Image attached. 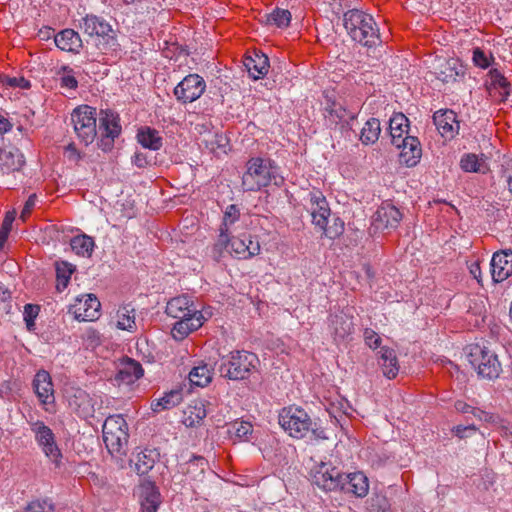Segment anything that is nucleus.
Here are the masks:
<instances>
[{"instance_id":"f257e3e1","label":"nucleus","mask_w":512,"mask_h":512,"mask_svg":"<svg viewBox=\"0 0 512 512\" xmlns=\"http://www.w3.org/2000/svg\"><path fill=\"white\" fill-rule=\"evenodd\" d=\"M166 313L178 320L172 329L173 336L178 339H184L203 325V315L188 295L172 298L167 303Z\"/></svg>"},{"instance_id":"f03ea898","label":"nucleus","mask_w":512,"mask_h":512,"mask_svg":"<svg viewBox=\"0 0 512 512\" xmlns=\"http://www.w3.org/2000/svg\"><path fill=\"white\" fill-rule=\"evenodd\" d=\"M260 360L257 354L247 350H234L221 357L220 376L231 381H243L258 371Z\"/></svg>"},{"instance_id":"7ed1b4c3","label":"nucleus","mask_w":512,"mask_h":512,"mask_svg":"<svg viewBox=\"0 0 512 512\" xmlns=\"http://www.w3.org/2000/svg\"><path fill=\"white\" fill-rule=\"evenodd\" d=\"M82 32L95 40L101 54H109L120 50L117 31L103 17L87 14L80 20Z\"/></svg>"},{"instance_id":"20e7f679","label":"nucleus","mask_w":512,"mask_h":512,"mask_svg":"<svg viewBox=\"0 0 512 512\" xmlns=\"http://www.w3.org/2000/svg\"><path fill=\"white\" fill-rule=\"evenodd\" d=\"M246 166L247 170L242 177L244 191H259L271 184L280 186L283 183V177L278 174L277 167L269 159L254 157Z\"/></svg>"},{"instance_id":"39448f33","label":"nucleus","mask_w":512,"mask_h":512,"mask_svg":"<svg viewBox=\"0 0 512 512\" xmlns=\"http://www.w3.org/2000/svg\"><path fill=\"white\" fill-rule=\"evenodd\" d=\"M343 25L352 40L363 46L371 47L379 41V30L370 14L358 9L349 10L344 14Z\"/></svg>"},{"instance_id":"423d86ee","label":"nucleus","mask_w":512,"mask_h":512,"mask_svg":"<svg viewBox=\"0 0 512 512\" xmlns=\"http://www.w3.org/2000/svg\"><path fill=\"white\" fill-rule=\"evenodd\" d=\"M103 441L109 453L121 458L126 455L128 446V425L121 415H111L103 424Z\"/></svg>"},{"instance_id":"0eeeda50","label":"nucleus","mask_w":512,"mask_h":512,"mask_svg":"<svg viewBox=\"0 0 512 512\" xmlns=\"http://www.w3.org/2000/svg\"><path fill=\"white\" fill-rule=\"evenodd\" d=\"M279 424L291 437L297 439L304 438L309 433L315 435L311 418L299 407H284L279 413Z\"/></svg>"},{"instance_id":"6e6552de","label":"nucleus","mask_w":512,"mask_h":512,"mask_svg":"<svg viewBox=\"0 0 512 512\" xmlns=\"http://www.w3.org/2000/svg\"><path fill=\"white\" fill-rule=\"evenodd\" d=\"M96 109L88 105H80L71 114L74 131L84 145L91 144L97 136Z\"/></svg>"},{"instance_id":"1a4fd4ad","label":"nucleus","mask_w":512,"mask_h":512,"mask_svg":"<svg viewBox=\"0 0 512 512\" xmlns=\"http://www.w3.org/2000/svg\"><path fill=\"white\" fill-rule=\"evenodd\" d=\"M467 358L471 366L482 378L495 379L502 370L497 355L479 345L470 347Z\"/></svg>"},{"instance_id":"9d476101","label":"nucleus","mask_w":512,"mask_h":512,"mask_svg":"<svg viewBox=\"0 0 512 512\" xmlns=\"http://www.w3.org/2000/svg\"><path fill=\"white\" fill-rule=\"evenodd\" d=\"M31 431L44 454L56 467L61 465L62 453L56 443L53 431L43 421L30 422Z\"/></svg>"},{"instance_id":"9b49d317","label":"nucleus","mask_w":512,"mask_h":512,"mask_svg":"<svg viewBox=\"0 0 512 512\" xmlns=\"http://www.w3.org/2000/svg\"><path fill=\"white\" fill-rule=\"evenodd\" d=\"M98 133L100 135L98 146L105 152L110 151L114 146V139L121 133L118 115L111 110H101Z\"/></svg>"},{"instance_id":"f8f14e48","label":"nucleus","mask_w":512,"mask_h":512,"mask_svg":"<svg viewBox=\"0 0 512 512\" xmlns=\"http://www.w3.org/2000/svg\"><path fill=\"white\" fill-rule=\"evenodd\" d=\"M206 90V82L198 74L185 76L174 88V96L182 104L192 103L199 99Z\"/></svg>"},{"instance_id":"ddd939ff","label":"nucleus","mask_w":512,"mask_h":512,"mask_svg":"<svg viewBox=\"0 0 512 512\" xmlns=\"http://www.w3.org/2000/svg\"><path fill=\"white\" fill-rule=\"evenodd\" d=\"M100 307L101 304L95 295L86 294L76 298L69 312L79 321H94L100 316Z\"/></svg>"},{"instance_id":"4468645a","label":"nucleus","mask_w":512,"mask_h":512,"mask_svg":"<svg viewBox=\"0 0 512 512\" xmlns=\"http://www.w3.org/2000/svg\"><path fill=\"white\" fill-rule=\"evenodd\" d=\"M401 220L402 213L396 206L383 203L372 217V228L375 231L396 229Z\"/></svg>"},{"instance_id":"2eb2a0df","label":"nucleus","mask_w":512,"mask_h":512,"mask_svg":"<svg viewBox=\"0 0 512 512\" xmlns=\"http://www.w3.org/2000/svg\"><path fill=\"white\" fill-rule=\"evenodd\" d=\"M230 248L229 253L239 259V260H247L256 255H258L261 251L260 243L250 234H242L237 237H232L230 240Z\"/></svg>"},{"instance_id":"dca6fc26","label":"nucleus","mask_w":512,"mask_h":512,"mask_svg":"<svg viewBox=\"0 0 512 512\" xmlns=\"http://www.w3.org/2000/svg\"><path fill=\"white\" fill-rule=\"evenodd\" d=\"M491 276L494 282L499 283L512 276V250L495 252L491 262Z\"/></svg>"},{"instance_id":"f3484780","label":"nucleus","mask_w":512,"mask_h":512,"mask_svg":"<svg viewBox=\"0 0 512 512\" xmlns=\"http://www.w3.org/2000/svg\"><path fill=\"white\" fill-rule=\"evenodd\" d=\"M33 390L41 405H48L55 402L54 385L52 378L46 370H39L32 382Z\"/></svg>"},{"instance_id":"a211bd4d","label":"nucleus","mask_w":512,"mask_h":512,"mask_svg":"<svg viewBox=\"0 0 512 512\" xmlns=\"http://www.w3.org/2000/svg\"><path fill=\"white\" fill-rule=\"evenodd\" d=\"M434 124L445 139H453L459 132V121L452 110H439L433 115Z\"/></svg>"},{"instance_id":"6ab92c4d","label":"nucleus","mask_w":512,"mask_h":512,"mask_svg":"<svg viewBox=\"0 0 512 512\" xmlns=\"http://www.w3.org/2000/svg\"><path fill=\"white\" fill-rule=\"evenodd\" d=\"M400 149L399 162L407 167H414L420 161L422 149L417 137L406 136L403 143L396 146Z\"/></svg>"},{"instance_id":"aec40b11","label":"nucleus","mask_w":512,"mask_h":512,"mask_svg":"<svg viewBox=\"0 0 512 512\" xmlns=\"http://www.w3.org/2000/svg\"><path fill=\"white\" fill-rule=\"evenodd\" d=\"M143 374L144 369L140 362L132 358L125 357L118 365V371L115 379L119 383L129 385L140 379Z\"/></svg>"},{"instance_id":"412c9836","label":"nucleus","mask_w":512,"mask_h":512,"mask_svg":"<svg viewBox=\"0 0 512 512\" xmlns=\"http://www.w3.org/2000/svg\"><path fill=\"white\" fill-rule=\"evenodd\" d=\"M69 407L82 419H88L94 416V404L89 394L82 389H76L68 397Z\"/></svg>"},{"instance_id":"4be33fe9","label":"nucleus","mask_w":512,"mask_h":512,"mask_svg":"<svg viewBox=\"0 0 512 512\" xmlns=\"http://www.w3.org/2000/svg\"><path fill=\"white\" fill-rule=\"evenodd\" d=\"M462 73V66L457 59H438L434 64V74L443 83L456 81Z\"/></svg>"},{"instance_id":"5701e85b","label":"nucleus","mask_w":512,"mask_h":512,"mask_svg":"<svg viewBox=\"0 0 512 512\" xmlns=\"http://www.w3.org/2000/svg\"><path fill=\"white\" fill-rule=\"evenodd\" d=\"M55 45L62 51L79 54L83 48V41L78 32L73 29H64L54 36Z\"/></svg>"},{"instance_id":"b1692460","label":"nucleus","mask_w":512,"mask_h":512,"mask_svg":"<svg viewBox=\"0 0 512 512\" xmlns=\"http://www.w3.org/2000/svg\"><path fill=\"white\" fill-rule=\"evenodd\" d=\"M244 66L249 75L254 80H258L268 73L269 59L264 53L254 51L251 55L245 57Z\"/></svg>"},{"instance_id":"393cba45","label":"nucleus","mask_w":512,"mask_h":512,"mask_svg":"<svg viewBox=\"0 0 512 512\" xmlns=\"http://www.w3.org/2000/svg\"><path fill=\"white\" fill-rule=\"evenodd\" d=\"M140 502L142 512H157L161 495L152 482H145L140 486Z\"/></svg>"},{"instance_id":"a878e982","label":"nucleus","mask_w":512,"mask_h":512,"mask_svg":"<svg viewBox=\"0 0 512 512\" xmlns=\"http://www.w3.org/2000/svg\"><path fill=\"white\" fill-rule=\"evenodd\" d=\"M378 364L383 375L388 379H394L399 372V362L394 349L383 346L379 351Z\"/></svg>"},{"instance_id":"bb28decb","label":"nucleus","mask_w":512,"mask_h":512,"mask_svg":"<svg viewBox=\"0 0 512 512\" xmlns=\"http://www.w3.org/2000/svg\"><path fill=\"white\" fill-rule=\"evenodd\" d=\"M409 120L403 113H395L389 120V132L394 146L403 143L408 135Z\"/></svg>"},{"instance_id":"cd10ccee","label":"nucleus","mask_w":512,"mask_h":512,"mask_svg":"<svg viewBox=\"0 0 512 512\" xmlns=\"http://www.w3.org/2000/svg\"><path fill=\"white\" fill-rule=\"evenodd\" d=\"M460 167L465 172L485 174L489 171L488 157L484 154L466 153L460 159Z\"/></svg>"},{"instance_id":"c85d7f7f","label":"nucleus","mask_w":512,"mask_h":512,"mask_svg":"<svg viewBox=\"0 0 512 512\" xmlns=\"http://www.w3.org/2000/svg\"><path fill=\"white\" fill-rule=\"evenodd\" d=\"M206 416V402L201 399H195L191 401L184 411L183 423L187 427H196L202 423Z\"/></svg>"},{"instance_id":"c756f323","label":"nucleus","mask_w":512,"mask_h":512,"mask_svg":"<svg viewBox=\"0 0 512 512\" xmlns=\"http://www.w3.org/2000/svg\"><path fill=\"white\" fill-rule=\"evenodd\" d=\"M346 492L352 493L357 497H364L369 491V481L362 472H354L346 475L345 489Z\"/></svg>"},{"instance_id":"7c9ffc66","label":"nucleus","mask_w":512,"mask_h":512,"mask_svg":"<svg viewBox=\"0 0 512 512\" xmlns=\"http://www.w3.org/2000/svg\"><path fill=\"white\" fill-rule=\"evenodd\" d=\"M182 401V389H172L171 391L166 392L161 398L153 400L151 403V409L154 412L169 410L179 405Z\"/></svg>"},{"instance_id":"2f4dec72","label":"nucleus","mask_w":512,"mask_h":512,"mask_svg":"<svg viewBox=\"0 0 512 512\" xmlns=\"http://www.w3.org/2000/svg\"><path fill=\"white\" fill-rule=\"evenodd\" d=\"M345 480L346 475L342 474L337 468L326 469L322 471V490H343L345 489Z\"/></svg>"},{"instance_id":"473e14b6","label":"nucleus","mask_w":512,"mask_h":512,"mask_svg":"<svg viewBox=\"0 0 512 512\" xmlns=\"http://www.w3.org/2000/svg\"><path fill=\"white\" fill-rule=\"evenodd\" d=\"M325 198L322 197V203L324 202ZM322 231L324 232L325 236L334 239L340 236L344 231V222L335 215L331 216L330 214L326 217L325 216V209L322 206Z\"/></svg>"},{"instance_id":"72a5a7b5","label":"nucleus","mask_w":512,"mask_h":512,"mask_svg":"<svg viewBox=\"0 0 512 512\" xmlns=\"http://www.w3.org/2000/svg\"><path fill=\"white\" fill-rule=\"evenodd\" d=\"M330 322L334 333L340 338L350 335L354 328L353 317L343 311L332 316Z\"/></svg>"},{"instance_id":"f704fd0d","label":"nucleus","mask_w":512,"mask_h":512,"mask_svg":"<svg viewBox=\"0 0 512 512\" xmlns=\"http://www.w3.org/2000/svg\"><path fill=\"white\" fill-rule=\"evenodd\" d=\"M138 142L144 147L151 150H159L163 145V139L156 129L143 127L137 133Z\"/></svg>"},{"instance_id":"c9c22d12","label":"nucleus","mask_w":512,"mask_h":512,"mask_svg":"<svg viewBox=\"0 0 512 512\" xmlns=\"http://www.w3.org/2000/svg\"><path fill=\"white\" fill-rule=\"evenodd\" d=\"M213 378V369L207 364L195 366L189 373V381L191 385L198 387H206Z\"/></svg>"},{"instance_id":"e433bc0d","label":"nucleus","mask_w":512,"mask_h":512,"mask_svg":"<svg viewBox=\"0 0 512 512\" xmlns=\"http://www.w3.org/2000/svg\"><path fill=\"white\" fill-rule=\"evenodd\" d=\"M381 126L377 118L368 119L360 133V141L364 145L374 144L380 136Z\"/></svg>"},{"instance_id":"4c0bfd02","label":"nucleus","mask_w":512,"mask_h":512,"mask_svg":"<svg viewBox=\"0 0 512 512\" xmlns=\"http://www.w3.org/2000/svg\"><path fill=\"white\" fill-rule=\"evenodd\" d=\"M70 245L77 255L90 257L93 253L95 242L91 236L81 234L74 236L70 241Z\"/></svg>"},{"instance_id":"58836bf2","label":"nucleus","mask_w":512,"mask_h":512,"mask_svg":"<svg viewBox=\"0 0 512 512\" xmlns=\"http://www.w3.org/2000/svg\"><path fill=\"white\" fill-rule=\"evenodd\" d=\"M207 461L202 456H194L186 463L185 474L190 480H198L203 477Z\"/></svg>"},{"instance_id":"ea45409f","label":"nucleus","mask_w":512,"mask_h":512,"mask_svg":"<svg viewBox=\"0 0 512 512\" xmlns=\"http://www.w3.org/2000/svg\"><path fill=\"white\" fill-rule=\"evenodd\" d=\"M490 87L494 89H500V95L505 100L510 95V83L497 69H491L489 71Z\"/></svg>"},{"instance_id":"a19ab883","label":"nucleus","mask_w":512,"mask_h":512,"mask_svg":"<svg viewBox=\"0 0 512 512\" xmlns=\"http://www.w3.org/2000/svg\"><path fill=\"white\" fill-rule=\"evenodd\" d=\"M74 271L75 267L68 262H61L56 264V289L59 292H62L68 286L71 275L73 274Z\"/></svg>"},{"instance_id":"79ce46f5","label":"nucleus","mask_w":512,"mask_h":512,"mask_svg":"<svg viewBox=\"0 0 512 512\" xmlns=\"http://www.w3.org/2000/svg\"><path fill=\"white\" fill-rule=\"evenodd\" d=\"M346 111L341 104L332 102V104L325 108V124L329 127L338 125L345 118Z\"/></svg>"},{"instance_id":"37998d69","label":"nucleus","mask_w":512,"mask_h":512,"mask_svg":"<svg viewBox=\"0 0 512 512\" xmlns=\"http://www.w3.org/2000/svg\"><path fill=\"white\" fill-rule=\"evenodd\" d=\"M266 21L270 25H275L279 28L288 27L291 21V13L289 10L276 8L266 16Z\"/></svg>"},{"instance_id":"c03bdc74","label":"nucleus","mask_w":512,"mask_h":512,"mask_svg":"<svg viewBox=\"0 0 512 512\" xmlns=\"http://www.w3.org/2000/svg\"><path fill=\"white\" fill-rule=\"evenodd\" d=\"M219 231H220V233H219L218 239L214 243L212 250H211L212 258L216 262H219L224 257V254L227 251L228 246H230V240H231V238L229 237V232H225L222 230H219Z\"/></svg>"},{"instance_id":"a18cd8bd","label":"nucleus","mask_w":512,"mask_h":512,"mask_svg":"<svg viewBox=\"0 0 512 512\" xmlns=\"http://www.w3.org/2000/svg\"><path fill=\"white\" fill-rule=\"evenodd\" d=\"M23 512H56V508L51 499L38 498L28 502Z\"/></svg>"},{"instance_id":"49530a36","label":"nucleus","mask_w":512,"mask_h":512,"mask_svg":"<svg viewBox=\"0 0 512 512\" xmlns=\"http://www.w3.org/2000/svg\"><path fill=\"white\" fill-rule=\"evenodd\" d=\"M494 61V57L491 52L484 51L483 49L476 47L472 51V62L473 64L481 69H487L491 66Z\"/></svg>"},{"instance_id":"de8ad7c7","label":"nucleus","mask_w":512,"mask_h":512,"mask_svg":"<svg viewBox=\"0 0 512 512\" xmlns=\"http://www.w3.org/2000/svg\"><path fill=\"white\" fill-rule=\"evenodd\" d=\"M134 309H129L126 305L118 310V328L122 330H131L135 326Z\"/></svg>"},{"instance_id":"09e8293b","label":"nucleus","mask_w":512,"mask_h":512,"mask_svg":"<svg viewBox=\"0 0 512 512\" xmlns=\"http://www.w3.org/2000/svg\"><path fill=\"white\" fill-rule=\"evenodd\" d=\"M155 461L150 454L140 452L137 454L135 470L138 475H146L153 467Z\"/></svg>"},{"instance_id":"8fccbe9b","label":"nucleus","mask_w":512,"mask_h":512,"mask_svg":"<svg viewBox=\"0 0 512 512\" xmlns=\"http://www.w3.org/2000/svg\"><path fill=\"white\" fill-rule=\"evenodd\" d=\"M60 76V85L62 88L76 89L78 81L74 76V71L69 66H62L58 72Z\"/></svg>"},{"instance_id":"3c124183","label":"nucleus","mask_w":512,"mask_h":512,"mask_svg":"<svg viewBox=\"0 0 512 512\" xmlns=\"http://www.w3.org/2000/svg\"><path fill=\"white\" fill-rule=\"evenodd\" d=\"M240 216L238 207L234 204L229 205L224 212L223 221L219 230L229 232V227L234 224Z\"/></svg>"},{"instance_id":"603ef678","label":"nucleus","mask_w":512,"mask_h":512,"mask_svg":"<svg viewBox=\"0 0 512 512\" xmlns=\"http://www.w3.org/2000/svg\"><path fill=\"white\" fill-rule=\"evenodd\" d=\"M40 307L34 304H26L24 306V320L29 331L34 330L35 319L38 316Z\"/></svg>"},{"instance_id":"864d4df0","label":"nucleus","mask_w":512,"mask_h":512,"mask_svg":"<svg viewBox=\"0 0 512 512\" xmlns=\"http://www.w3.org/2000/svg\"><path fill=\"white\" fill-rule=\"evenodd\" d=\"M234 434L239 439H245L253 431V426L249 422L241 421L232 424Z\"/></svg>"},{"instance_id":"5fc2aeb1","label":"nucleus","mask_w":512,"mask_h":512,"mask_svg":"<svg viewBox=\"0 0 512 512\" xmlns=\"http://www.w3.org/2000/svg\"><path fill=\"white\" fill-rule=\"evenodd\" d=\"M363 337L365 344L371 349H377L381 346L382 339L373 329L366 328Z\"/></svg>"},{"instance_id":"6e6d98bb","label":"nucleus","mask_w":512,"mask_h":512,"mask_svg":"<svg viewBox=\"0 0 512 512\" xmlns=\"http://www.w3.org/2000/svg\"><path fill=\"white\" fill-rule=\"evenodd\" d=\"M4 83L12 88L29 89L31 87L30 81L23 76L7 77Z\"/></svg>"},{"instance_id":"4d7b16f0","label":"nucleus","mask_w":512,"mask_h":512,"mask_svg":"<svg viewBox=\"0 0 512 512\" xmlns=\"http://www.w3.org/2000/svg\"><path fill=\"white\" fill-rule=\"evenodd\" d=\"M36 199H37L36 194H32L26 200L23 210L21 211V214H20V218L23 221H25L27 219V217H29V215L31 214L33 208L35 207Z\"/></svg>"},{"instance_id":"13d9d810","label":"nucleus","mask_w":512,"mask_h":512,"mask_svg":"<svg viewBox=\"0 0 512 512\" xmlns=\"http://www.w3.org/2000/svg\"><path fill=\"white\" fill-rule=\"evenodd\" d=\"M453 432L459 438L468 437L476 432V427L473 424L470 425H458L453 428Z\"/></svg>"},{"instance_id":"bf43d9fd","label":"nucleus","mask_w":512,"mask_h":512,"mask_svg":"<svg viewBox=\"0 0 512 512\" xmlns=\"http://www.w3.org/2000/svg\"><path fill=\"white\" fill-rule=\"evenodd\" d=\"M65 153L69 161L78 163L81 159L80 152L77 150L74 143H70L68 146H66Z\"/></svg>"},{"instance_id":"052dcab7","label":"nucleus","mask_w":512,"mask_h":512,"mask_svg":"<svg viewBox=\"0 0 512 512\" xmlns=\"http://www.w3.org/2000/svg\"><path fill=\"white\" fill-rule=\"evenodd\" d=\"M15 217H16V212L15 210L13 211H8L3 219V222H2V225H1V228L2 230H5L7 232L10 233L11 229H12V224H13V221L15 220Z\"/></svg>"},{"instance_id":"680f3d73","label":"nucleus","mask_w":512,"mask_h":512,"mask_svg":"<svg viewBox=\"0 0 512 512\" xmlns=\"http://www.w3.org/2000/svg\"><path fill=\"white\" fill-rule=\"evenodd\" d=\"M473 415L485 422L494 421V415L485 411H482L478 408L473 409Z\"/></svg>"},{"instance_id":"e2e57ef3","label":"nucleus","mask_w":512,"mask_h":512,"mask_svg":"<svg viewBox=\"0 0 512 512\" xmlns=\"http://www.w3.org/2000/svg\"><path fill=\"white\" fill-rule=\"evenodd\" d=\"M469 272L478 283L481 282V268L479 262H473L469 265Z\"/></svg>"},{"instance_id":"0e129e2a","label":"nucleus","mask_w":512,"mask_h":512,"mask_svg":"<svg viewBox=\"0 0 512 512\" xmlns=\"http://www.w3.org/2000/svg\"><path fill=\"white\" fill-rule=\"evenodd\" d=\"M504 176L508 185V189L512 194V161H509L504 170Z\"/></svg>"},{"instance_id":"69168bd1","label":"nucleus","mask_w":512,"mask_h":512,"mask_svg":"<svg viewBox=\"0 0 512 512\" xmlns=\"http://www.w3.org/2000/svg\"><path fill=\"white\" fill-rule=\"evenodd\" d=\"M132 162L139 168H143L148 164L147 157L143 153H136Z\"/></svg>"},{"instance_id":"338daca9","label":"nucleus","mask_w":512,"mask_h":512,"mask_svg":"<svg viewBox=\"0 0 512 512\" xmlns=\"http://www.w3.org/2000/svg\"><path fill=\"white\" fill-rule=\"evenodd\" d=\"M455 409L460 413H472L473 414V407H471L469 404L465 403L464 401H456L455 402Z\"/></svg>"},{"instance_id":"774afa93","label":"nucleus","mask_w":512,"mask_h":512,"mask_svg":"<svg viewBox=\"0 0 512 512\" xmlns=\"http://www.w3.org/2000/svg\"><path fill=\"white\" fill-rule=\"evenodd\" d=\"M12 124L4 116L0 115V134L9 132L12 129Z\"/></svg>"}]
</instances>
